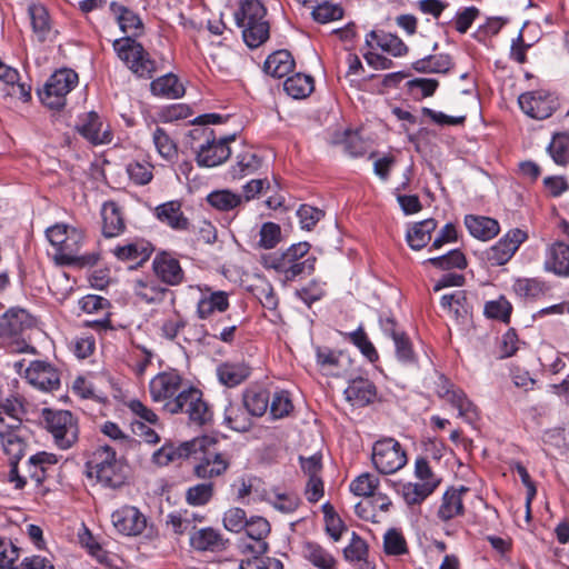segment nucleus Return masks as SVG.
Listing matches in <instances>:
<instances>
[{"mask_svg":"<svg viewBox=\"0 0 569 569\" xmlns=\"http://www.w3.org/2000/svg\"><path fill=\"white\" fill-rule=\"evenodd\" d=\"M436 393L439 398L456 408L458 416L467 423L473 425L479 420L480 413L477 406L468 398L462 389L455 388L445 376L439 377Z\"/></svg>","mask_w":569,"mask_h":569,"instance_id":"obj_11","label":"nucleus"},{"mask_svg":"<svg viewBox=\"0 0 569 569\" xmlns=\"http://www.w3.org/2000/svg\"><path fill=\"white\" fill-rule=\"evenodd\" d=\"M0 412L9 418V422H6V427L20 428L22 421L27 415V407L24 398L20 395H11L0 400Z\"/></svg>","mask_w":569,"mask_h":569,"instance_id":"obj_39","label":"nucleus"},{"mask_svg":"<svg viewBox=\"0 0 569 569\" xmlns=\"http://www.w3.org/2000/svg\"><path fill=\"white\" fill-rule=\"evenodd\" d=\"M110 11L114 16L120 30L128 33V37L136 39L143 33V22L134 11L117 1L110 3Z\"/></svg>","mask_w":569,"mask_h":569,"instance_id":"obj_26","label":"nucleus"},{"mask_svg":"<svg viewBox=\"0 0 569 569\" xmlns=\"http://www.w3.org/2000/svg\"><path fill=\"white\" fill-rule=\"evenodd\" d=\"M266 16L267 9L260 0L240 1L234 19L242 28V38L249 48H258L269 39L270 26Z\"/></svg>","mask_w":569,"mask_h":569,"instance_id":"obj_4","label":"nucleus"},{"mask_svg":"<svg viewBox=\"0 0 569 569\" xmlns=\"http://www.w3.org/2000/svg\"><path fill=\"white\" fill-rule=\"evenodd\" d=\"M206 200L220 212L234 211L243 204L242 196L229 189L213 190L207 196Z\"/></svg>","mask_w":569,"mask_h":569,"instance_id":"obj_41","label":"nucleus"},{"mask_svg":"<svg viewBox=\"0 0 569 569\" xmlns=\"http://www.w3.org/2000/svg\"><path fill=\"white\" fill-rule=\"evenodd\" d=\"M261 166L262 158L252 148H246L236 154V162L228 173L232 180H241L256 173Z\"/></svg>","mask_w":569,"mask_h":569,"instance_id":"obj_27","label":"nucleus"},{"mask_svg":"<svg viewBox=\"0 0 569 569\" xmlns=\"http://www.w3.org/2000/svg\"><path fill=\"white\" fill-rule=\"evenodd\" d=\"M469 492V488L460 486L450 487L442 496L437 516L441 521H449L465 513L463 496Z\"/></svg>","mask_w":569,"mask_h":569,"instance_id":"obj_24","label":"nucleus"},{"mask_svg":"<svg viewBox=\"0 0 569 569\" xmlns=\"http://www.w3.org/2000/svg\"><path fill=\"white\" fill-rule=\"evenodd\" d=\"M79 133L88 139L93 144L108 143L111 140V134L107 130H102V122L98 113L88 112L78 126Z\"/></svg>","mask_w":569,"mask_h":569,"instance_id":"obj_36","label":"nucleus"},{"mask_svg":"<svg viewBox=\"0 0 569 569\" xmlns=\"http://www.w3.org/2000/svg\"><path fill=\"white\" fill-rule=\"evenodd\" d=\"M79 77L72 69L63 68L53 72L42 89L38 90L41 102L52 110H61L67 96L76 88Z\"/></svg>","mask_w":569,"mask_h":569,"instance_id":"obj_7","label":"nucleus"},{"mask_svg":"<svg viewBox=\"0 0 569 569\" xmlns=\"http://www.w3.org/2000/svg\"><path fill=\"white\" fill-rule=\"evenodd\" d=\"M545 269L558 276H569V244L556 241L547 248Z\"/></svg>","mask_w":569,"mask_h":569,"instance_id":"obj_28","label":"nucleus"},{"mask_svg":"<svg viewBox=\"0 0 569 569\" xmlns=\"http://www.w3.org/2000/svg\"><path fill=\"white\" fill-rule=\"evenodd\" d=\"M511 310L512 306L505 297L488 301L485 305V315L488 318L500 320L506 323L510 320Z\"/></svg>","mask_w":569,"mask_h":569,"instance_id":"obj_64","label":"nucleus"},{"mask_svg":"<svg viewBox=\"0 0 569 569\" xmlns=\"http://www.w3.org/2000/svg\"><path fill=\"white\" fill-rule=\"evenodd\" d=\"M134 296L144 303L159 305L164 301L170 290L161 286L160 281L154 277L143 276L137 278L132 282Z\"/></svg>","mask_w":569,"mask_h":569,"instance_id":"obj_22","label":"nucleus"},{"mask_svg":"<svg viewBox=\"0 0 569 569\" xmlns=\"http://www.w3.org/2000/svg\"><path fill=\"white\" fill-rule=\"evenodd\" d=\"M400 492L408 506H420L435 490L431 483L416 481L403 483Z\"/></svg>","mask_w":569,"mask_h":569,"instance_id":"obj_51","label":"nucleus"},{"mask_svg":"<svg viewBox=\"0 0 569 569\" xmlns=\"http://www.w3.org/2000/svg\"><path fill=\"white\" fill-rule=\"evenodd\" d=\"M547 152L558 166L569 163V132H557L547 147Z\"/></svg>","mask_w":569,"mask_h":569,"instance_id":"obj_50","label":"nucleus"},{"mask_svg":"<svg viewBox=\"0 0 569 569\" xmlns=\"http://www.w3.org/2000/svg\"><path fill=\"white\" fill-rule=\"evenodd\" d=\"M82 234L76 229H71L62 244L57 249L56 257L66 264H73L79 260L78 252Z\"/></svg>","mask_w":569,"mask_h":569,"instance_id":"obj_49","label":"nucleus"},{"mask_svg":"<svg viewBox=\"0 0 569 569\" xmlns=\"http://www.w3.org/2000/svg\"><path fill=\"white\" fill-rule=\"evenodd\" d=\"M152 271L167 287H177L184 282L186 276L180 261L171 252H158L152 260Z\"/></svg>","mask_w":569,"mask_h":569,"instance_id":"obj_17","label":"nucleus"},{"mask_svg":"<svg viewBox=\"0 0 569 569\" xmlns=\"http://www.w3.org/2000/svg\"><path fill=\"white\" fill-rule=\"evenodd\" d=\"M269 503L280 512L292 513L300 506V498L293 492H273L268 498Z\"/></svg>","mask_w":569,"mask_h":569,"instance_id":"obj_56","label":"nucleus"},{"mask_svg":"<svg viewBox=\"0 0 569 569\" xmlns=\"http://www.w3.org/2000/svg\"><path fill=\"white\" fill-rule=\"evenodd\" d=\"M86 470L89 478L96 480L106 488L117 489L126 483V465L117 458L113 447L98 446L86 462Z\"/></svg>","mask_w":569,"mask_h":569,"instance_id":"obj_2","label":"nucleus"},{"mask_svg":"<svg viewBox=\"0 0 569 569\" xmlns=\"http://www.w3.org/2000/svg\"><path fill=\"white\" fill-rule=\"evenodd\" d=\"M156 218L174 231H188L190 221L182 212V204L179 200L163 202L154 208Z\"/></svg>","mask_w":569,"mask_h":569,"instance_id":"obj_23","label":"nucleus"},{"mask_svg":"<svg viewBox=\"0 0 569 569\" xmlns=\"http://www.w3.org/2000/svg\"><path fill=\"white\" fill-rule=\"evenodd\" d=\"M465 226L473 238L482 241L491 240L500 231L497 220L483 216H466Z\"/></svg>","mask_w":569,"mask_h":569,"instance_id":"obj_34","label":"nucleus"},{"mask_svg":"<svg viewBox=\"0 0 569 569\" xmlns=\"http://www.w3.org/2000/svg\"><path fill=\"white\" fill-rule=\"evenodd\" d=\"M190 546L197 551L219 552L226 549V541L218 530L207 527L190 533Z\"/></svg>","mask_w":569,"mask_h":569,"instance_id":"obj_29","label":"nucleus"},{"mask_svg":"<svg viewBox=\"0 0 569 569\" xmlns=\"http://www.w3.org/2000/svg\"><path fill=\"white\" fill-rule=\"evenodd\" d=\"M247 559L240 562V569H283V563L266 553H248Z\"/></svg>","mask_w":569,"mask_h":569,"instance_id":"obj_58","label":"nucleus"},{"mask_svg":"<svg viewBox=\"0 0 569 569\" xmlns=\"http://www.w3.org/2000/svg\"><path fill=\"white\" fill-rule=\"evenodd\" d=\"M309 250L308 242L295 243L283 252H274L266 257L264 267L282 274L284 281L310 276L315 271L317 258L308 256Z\"/></svg>","mask_w":569,"mask_h":569,"instance_id":"obj_1","label":"nucleus"},{"mask_svg":"<svg viewBox=\"0 0 569 569\" xmlns=\"http://www.w3.org/2000/svg\"><path fill=\"white\" fill-rule=\"evenodd\" d=\"M229 308V295L226 291L207 289L197 303V316L207 319L214 312H224Z\"/></svg>","mask_w":569,"mask_h":569,"instance_id":"obj_35","label":"nucleus"},{"mask_svg":"<svg viewBox=\"0 0 569 569\" xmlns=\"http://www.w3.org/2000/svg\"><path fill=\"white\" fill-rule=\"evenodd\" d=\"M182 385L181 375L170 369L153 377L149 383L150 396L156 402H164L173 400L180 391Z\"/></svg>","mask_w":569,"mask_h":569,"instance_id":"obj_18","label":"nucleus"},{"mask_svg":"<svg viewBox=\"0 0 569 569\" xmlns=\"http://www.w3.org/2000/svg\"><path fill=\"white\" fill-rule=\"evenodd\" d=\"M112 47L117 57L139 78L151 79L157 71L156 61L143 46L132 37L116 39Z\"/></svg>","mask_w":569,"mask_h":569,"instance_id":"obj_6","label":"nucleus"},{"mask_svg":"<svg viewBox=\"0 0 569 569\" xmlns=\"http://www.w3.org/2000/svg\"><path fill=\"white\" fill-rule=\"evenodd\" d=\"M466 302V292L462 290H458L450 295H443L440 300L441 307L445 310H448V312L453 315L456 318L462 317L467 313Z\"/></svg>","mask_w":569,"mask_h":569,"instance_id":"obj_62","label":"nucleus"},{"mask_svg":"<svg viewBox=\"0 0 569 569\" xmlns=\"http://www.w3.org/2000/svg\"><path fill=\"white\" fill-rule=\"evenodd\" d=\"M102 217V233L107 238H113L120 236L124 229L126 223L123 220L122 212L114 201H107L101 208Z\"/></svg>","mask_w":569,"mask_h":569,"instance_id":"obj_31","label":"nucleus"},{"mask_svg":"<svg viewBox=\"0 0 569 569\" xmlns=\"http://www.w3.org/2000/svg\"><path fill=\"white\" fill-rule=\"evenodd\" d=\"M270 393L263 388H248L242 393L241 403L253 417H262L269 406Z\"/></svg>","mask_w":569,"mask_h":569,"instance_id":"obj_43","label":"nucleus"},{"mask_svg":"<svg viewBox=\"0 0 569 569\" xmlns=\"http://www.w3.org/2000/svg\"><path fill=\"white\" fill-rule=\"evenodd\" d=\"M246 537L240 538L238 548L242 553H266L268 551L267 536L270 523L262 517H252L244 527Z\"/></svg>","mask_w":569,"mask_h":569,"instance_id":"obj_15","label":"nucleus"},{"mask_svg":"<svg viewBox=\"0 0 569 569\" xmlns=\"http://www.w3.org/2000/svg\"><path fill=\"white\" fill-rule=\"evenodd\" d=\"M383 550L389 556H401L408 552L405 537L397 529H389L383 536Z\"/></svg>","mask_w":569,"mask_h":569,"instance_id":"obj_63","label":"nucleus"},{"mask_svg":"<svg viewBox=\"0 0 569 569\" xmlns=\"http://www.w3.org/2000/svg\"><path fill=\"white\" fill-rule=\"evenodd\" d=\"M152 251V244L143 239H136L133 241L126 242L124 244L116 246L111 250L118 260L133 262L137 266H141L146 262L150 258Z\"/></svg>","mask_w":569,"mask_h":569,"instance_id":"obj_25","label":"nucleus"},{"mask_svg":"<svg viewBox=\"0 0 569 569\" xmlns=\"http://www.w3.org/2000/svg\"><path fill=\"white\" fill-rule=\"evenodd\" d=\"M283 89L293 99H305L315 89L313 78L305 73H295L287 78Z\"/></svg>","mask_w":569,"mask_h":569,"instance_id":"obj_47","label":"nucleus"},{"mask_svg":"<svg viewBox=\"0 0 569 569\" xmlns=\"http://www.w3.org/2000/svg\"><path fill=\"white\" fill-rule=\"evenodd\" d=\"M303 559L310 562L317 569H335L336 558L321 545L316 541H306L301 546Z\"/></svg>","mask_w":569,"mask_h":569,"instance_id":"obj_38","label":"nucleus"},{"mask_svg":"<svg viewBox=\"0 0 569 569\" xmlns=\"http://www.w3.org/2000/svg\"><path fill=\"white\" fill-rule=\"evenodd\" d=\"M379 485V479L369 473L365 472L353 479L349 486L350 491L359 497H371L375 493Z\"/></svg>","mask_w":569,"mask_h":569,"instance_id":"obj_60","label":"nucleus"},{"mask_svg":"<svg viewBox=\"0 0 569 569\" xmlns=\"http://www.w3.org/2000/svg\"><path fill=\"white\" fill-rule=\"evenodd\" d=\"M252 415L241 402H229L224 408L223 425L237 432H247L251 429Z\"/></svg>","mask_w":569,"mask_h":569,"instance_id":"obj_33","label":"nucleus"},{"mask_svg":"<svg viewBox=\"0 0 569 569\" xmlns=\"http://www.w3.org/2000/svg\"><path fill=\"white\" fill-rule=\"evenodd\" d=\"M393 343L396 357L401 363L406 366L417 365V355L413 350L410 338L406 333L397 336L396 340H393Z\"/></svg>","mask_w":569,"mask_h":569,"instance_id":"obj_61","label":"nucleus"},{"mask_svg":"<svg viewBox=\"0 0 569 569\" xmlns=\"http://www.w3.org/2000/svg\"><path fill=\"white\" fill-rule=\"evenodd\" d=\"M347 337L349 341L352 342L370 362L378 360V352L362 327H359L357 330L347 333Z\"/></svg>","mask_w":569,"mask_h":569,"instance_id":"obj_57","label":"nucleus"},{"mask_svg":"<svg viewBox=\"0 0 569 569\" xmlns=\"http://www.w3.org/2000/svg\"><path fill=\"white\" fill-rule=\"evenodd\" d=\"M437 228L432 218L416 222L406 234L407 242L412 250H421L431 240V233Z\"/></svg>","mask_w":569,"mask_h":569,"instance_id":"obj_40","label":"nucleus"},{"mask_svg":"<svg viewBox=\"0 0 569 569\" xmlns=\"http://www.w3.org/2000/svg\"><path fill=\"white\" fill-rule=\"evenodd\" d=\"M425 263H430L435 268L441 270H463L467 267V259L462 251H460L459 249H455L447 252L446 254L429 258L425 261Z\"/></svg>","mask_w":569,"mask_h":569,"instance_id":"obj_53","label":"nucleus"},{"mask_svg":"<svg viewBox=\"0 0 569 569\" xmlns=\"http://www.w3.org/2000/svg\"><path fill=\"white\" fill-rule=\"evenodd\" d=\"M212 482H201L189 487L186 491V501L190 506H206L213 497Z\"/></svg>","mask_w":569,"mask_h":569,"instance_id":"obj_54","label":"nucleus"},{"mask_svg":"<svg viewBox=\"0 0 569 569\" xmlns=\"http://www.w3.org/2000/svg\"><path fill=\"white\" fill-rule=\"evenodd\" d=\"M311 16L319 23H328L340 20L343 17V9L339 4L330 3V0L313 6Z\"/></svg>","mask_w":569,"mask_h":569,"instance_id":"obj_55","label":"nucleus"},{"mask_svg":"<svg viewBox=\"0 0 569 569\" xmlns=\"http://www.w3.org/2000/svg\"><path fill=\"white\" fill-rule=\"evenodd\" d=\"M164 409L172 415L186 411L190 421L198 426L211 420V411L202 399V392L193 387L181 390L173 400L164 405Z\"/></svg>","mask_w":569,"mask_h":569,"instance_id":"obj_8","label":"nucleus"},{"mask_svg":"<svg viewBox=\"0 0 569 569\" xmlns=\"http://www.w3.org/2000/svg\"><path fill=\"white\" fill-rule=\"evenodd\" d=\"M371 460L375 468L382 475H391L407 463V453L393 438H383L375 442Z\"/></svg>","mask_w":569,"mask_h":569,"instance_id":"obj_10","label":"nucleus"},{"mask_svg":"<svg viewBox=\"0 0 569 569\" xmlns=\"http://www.w3.org/2000/svg\"><path fill=\"white\" fill-rule=\"evenodd\" d=\"M515 293L527 300H535L546 295L547 284L536 278H518L512 284Z\"/></svg>","mask_w":569,"mask_h":569,"instance_id":"obj_48","label":"nucleus"},{"mask_svg":"<svg viewBox=\"0 0 569 569\" xmlns=\"http://www.w3.org/2000/svg\"><path fill=\"white\" fill-rule=\"evenodd\" d=\"M44 420L54 443L62 450L70 449L79 438L78 420L68 410H46Z\"/></svg>","mask_w":569,"mask_h":569,"instance_id":"obj_9","label":"nucleus"},{"mask_svg":"<svg viewBox=\"0 0 569 569\" xmlns=\"http://www.w3.org/2000/svg\"><path fill=\"white\" fill-rule=\"evenodd\" d=\"M27 381L42 391L57 390L60 387V377L56 368L49 362L34 360L24 370Z\"/></svg>","mask_w":569,"mask_h":569,"instance_id":"obj_19","label":"nucleus"},{"mask_svg":"<svg viewBox=\"0 0 569 569\" xmlns=\"http://www.w3.org/2000/svg\"><path fill=\"white\" fill-rule=\"evenodd\" d=\"M528 239L526 231L515 228L509 230L496 244L483 252V259L491 267L506 264Z\"/></svg>","mask_w":569,"mask_h":569,"instance_id":"obj_13","label":"nucleus"},{"mask_svg":"<svg viewBox=\"0 0 569 569\" xmlns=\"http://www.w3.org/2000/svg\"><path fill=\"white\" fill-rule=\"evenodd\" d=\"M295 68V60L288 50H278L264 61V72L273 78H282Z\"/></svg>","mask_w":569,"mask_h":569,"instance_id":"obj_42","label":"nucleus"},{"mask_svg":"<svg viewBox=\"0 0 569 569\" xmlns=\"http://www.w3.org/2000/svg\"><path fill=\"white\" fill-rule=\"evenodd\" d=\"M31 26L40 41H43L50 30L49 13L41 3H31L28 8Z\"/></svg>","mask_w":569,"mask_h":569,"instance_id":"obj_52","label":"nucleus"},{"mask_svg":"<svg viewBox=\"0 0 569 569\" xmlns=\"http://www.w3.org/2000/svg\"><path fill=\"white\" fill-rule=\"evenodd\" d=\"M127 173L134 184L144 186L153 178V166L147 161H132L127 166Z\"/></svg>","mask_w":569,"mask_h":569,"instance_id":"obj_59","label":"nucleus"},{"mask_svg":"<svg viewBox=\"0 0 569 569\" xmlns=\"http://www.w3.org/2000/svg\"><path fill=\"white\" fill-rule=\"evenodd\" d=\"M518 103L523 113L536 120L551 117L559 107L556 94L543 89L521 93Z\"/></svg>","mask_w":569,"mask_h":569,"instance_id":"obj_12","label":"nucleus"},{"mask_svg":"<svg viewBox=\"0 0 569 569\" xmlns=\"http://www.w3.org/2000/svg\"><path fill=\"white\" fill-rule=\"evenodd\" d=\"M452 67L449 54H432L412 63V68L421 73H447Z\"/></svg>","mask_w":569,"mask_h":569,"instance_id":"obj_46","label":"nucleus"},{"mask_svg":"<svg viewBox=\"0 0 569 569\" xmlns=\"http://www.w3.org/2000/svg\"><path fill=\"white\" fill-rule=\"evenodd\" d=\"M152 141L158 154L163 160L173 163L178 159V146L163 128L157 127L153 130Z\"/></svg>","mask_w":569,"mask_h":569,"instance_id":"obj_45","label":"nucleus"},{"mask_svg":"<svg viewBox=\"0 0 569 569\" xmlns=\"http://www.w3.org/2000/svg\"><path fill=\"white\" fill-rule=\"evenodd\" d=\"M194 456L197 463L193 473L200 479H211L223 475L230 463L231 455L221 450L219 442L210 437L196 438Z\"/></svg>","mask_w":569,"mask_h":569,"instance_id":"obj_5","label":"nucleus"},{"mask_svg":"<svg viewBox=\"0 0 569 569\" xmlns=\"http://www.w3.org/2000/svg\"><path fill=\"white\" fill-rule=\"evenodd\" d=\"M36 318L23 308L12 307L0 316V348L10 352H34L24 333L34 328Z\"/></svg>","mask_w":569,"mask_h":569,"instance_id":"obj_3","label":"nucleus"},{"mask_svg":"<svg viewBox=\"0 0 569 569\" xmlns=\"http://www.w3.org/2000/svg\"><path fill=\"white\" fill-rule=\"evenodd\" d=\"M346 400L351 406L363 408L372 403L377 398V388L368 378H349L348 387L343 391Z\"/></svg>","mask_w":569,"mask_h":569,"instance_id":"obj_21","label":"nucleus"},{"mask_svg":"<svg viewBox=\"0 0 569 569\" xmlns=\"http://www.w3.org/2000/svg\"><path fill=\"white\" fill-rule=\"evenodd\" d=\"M198 442H194V439L190 441H184L179 446H174L172 443H164L161 448L152 455V460L158 466H168L171 462L189 458L194 452V446Z\"/></svg>","mask_w":569,"mask_h":569,"instance_id":"obj_30","label":"nucleus"},{"mask_svg":"<svg viewBox=\"0 0 569 569\" xmlns=\"http://www.w3.org/2000/svg\"><path fill=\"white\" fill-rule=\"evenodd\" d=\"M316 355L317 363L328 376L338 378L351 376L352 360L347 353L328 347H318Z\"/></svg>","mask_w":569,"mask_h":569,"instance_id":"obj_20","label":"nucleus"},{"mask_svg":"<svg viewBox=\"0 0 569 569\" xmlns=\"http://www.w3.org/2000/svg\"><path fill=\"white\" fill-rule=\"evenodd\" d=\"M58 456L47 451H39L32 455L27 462L28 475L34 480L37 486L42 485L47 478L49 468L57 465Z\"/></svg>","mask_w":569,"mask_h":569,"instance_id":"obj_37","label":"nucleus"},{"mask_svg":"<svg viewBox=\"0 0 569 569\" xmlns=\"http://www.w3.org/2000/svg\"><path fill=\"white\" fill-rule=\"evenodd\" d=\"M236 134H229L217 138L213 137V141H207V143H199L192 146L196 150V161L199 167L212 168L223 163L231 154L229 143L234 141Z\"/></svg>","mask_w":569,"mask_h":569,"instance_id":"obj_14","label":"nucleus"},{"mask_svg":"<svg viewBox=\"0 0 569 569\" xmlns=\"http://www.w3.org/2000/svg\"><path fill=\"white\" fill-rule=\"evenodd\" d=\"M251 375V368L243 361H226L217 367L219 381L229 388H233L246 381Z\"/></svg>","mask_w":569,"mask_h":569,"instance_id":"obj_32","label":"nucleus"},{"mask_svg":"<svg viewBox=\"0 0 569 569\" xmlns=\"http://www.w3.org/2000/svg\"><path fill=\"white\" fill-rule=\"evenodd\" d=\"M111 522L118 533L136 537L144 531L147 517L137 507L124 505L112 512Z\"/></svg>","mask_w":569,"mask_h":569,"instance_id":"obj_16","label":"nucleus"},{"mask_svg":"<svg viewBox=\"0 0 569 569\" xmlns=\"http://www.w3.org/2000/svg\"><path fill=\"white\" fill-rule=\"evenodd\" d=\"M150 90L153 96L169 99H178L184 93L183 86L179 83L178 77L172 73L154 79L150 83Z\"/></svg>","mask_w":569,"mask_h":569,"instance_id":"obj_44","label":"nucleus"}]
</instances>
